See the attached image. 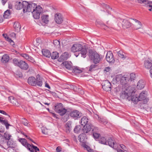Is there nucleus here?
Returning <instances> with one entry per match:
<instances>
[{
	"label": "nucleus",
	"instance_id": "f257e3e1",
	"mask_svg": "<svg viewBox=\"0 0 152 152\" xmlns=\"http://www.w3.org/2000/svg\"><path fill=\"white\" fill-rule=\"evenodd\" d=\"M71 50L72 52H80L81 56L85 58L86 57L87 50L85 46H83L79 44H73L71 48Z\"/></svg>",
	"mask_w": 152,
	"mask_h": 152
},
{
	"label": "nucleus",
	"instance_id": "f03ea898",
	"mask_svg": "<svg viewBox=\"0 0 152 152\" xmlns=\"http://www.w3.org/2000/svg\"><path fill=\"white\" fill-rule=\"evenodd\" d=\"M28 82L29 85L34 86L41 87L42 85V81L39 75H37L36 79L32 76L29 77L28 79Z\"/></svg>",
	"mask_w": 152,
	"mask_h": 152
},
{
	"label": "nucleus",
	"instance_id": "7ed1b4c3",
	"mask_svg": "<svg viewBox=\"0 0 152 152\" xmlns=\"http://www.w3.org/2000/svg\"><path fill=\"white\" fill-rule=\"evenodd\" d=\"M88 56L89 58L94 64L98 63L101 59V56L99 54L95 51L92 50H89Z\"/></svg>",
	"mask_w": 152,
	"mask_h": 152
},
{
	"label": "nucleus",
	"instance_id": "20e7f679",
	"mask_svg": "<svg viewBox=\"0 0 152 152\" xmlns=\"http://www.w3.org/2000/svg\"><path fill=\"white\" fill-rule=\"evenodd\" d=\"M19 141L23 146L27 148L31 152H37V151H39L38 148L33 145H32V148L31 145L27 142L26 140L25 139L20 138V139Z\"/></svg>",
	"mask_w": 152,
	"mask_h": 152
},
{
	"label": "nucleus",
	"instance_id": "39448f33",
	"mask_svg": "<svg viewBox=\"0 0 152 152\" xmlns=\"http://www.w3.org/2000/svg\"><path fill=\"white\" fill-rule=\"evenodd\" d=\"M24 3V4L25 5V7H24L23 11L24 13L26 12H32L35 11L36 4L31 2L28 3L26 1Z\"/></svg>",
	"mask_w": 152,
	"mask_h": 152
},
{
	"label": "nucleus",
	"instance_id": "423d86ee",
	"mask_svg": "<svg viewBox=\"0 0 152 152\" xmlns=\"http://www.w3.org/2000/svg\"><path fill=\"white\" fill-rule=\"evenodd\" d=\"M95 130H98V128L96 127H94L90 123H88L85 125H84L82 129V131L83 133L90 134L91 133L92 131Z\"/></svg>",
	"mask_w": 152,
	"mask_h": 152
},
{
	"label": "nucleus",
	"instance_id": "0eeeda50",
	"mask_svg": "<svg viewBox=\"0 0 152 152\" xmlns=\"http://www.w3.org/2000/svg\"><path fill=\"white\" fill-rule=\"evenodd\" d=\"M115 79L117 82L120 81L121 84L122 85L126 84L129 80L128 75H123L121 74L117 75Z\"/></svg>",
	"mask_w": 152,
	"mask_h": 152
},
{
	"label": "nucleus",
	"instance_id": "6e6552de",
	"mask_svg": "<svg viewBox=\"0 0 152 152\" xmlns=\"http://www.w3.org/2000/svg\"><path fill=\"white\" fill-rule=\"evenodd\" d=\"M102 86L103 89L106 91H110L111 90V84L108 80L103 82L102 83Z\"/></svg>",
	"mask_w": 152,
	"mask_h": 152
},
{
	"label": "nucleus",
	"instance_id": "1a4fd4ad",
	"mask_svg": "<svg viewBox=\"0 0 152 152\" xmlns=\"http://www.w3.org/2000/svg\"><path fill=\"white\" fill-rule=\"evenodd\" d=\"M106 59L109 63H113L115 61L113 55V53L111 51H109L107 52Z\"/></svg>",
	"mask_w": 152,
	"mask_h": 152
},
{
	"label": "nucleus",
	"instance_id": "9d476101",
	"mask_svg": "<svg viewBox=\"0 0 152 152\" xmlns=\"http://www.w3.org/2000/svg\"><path fill=\"white\" fill-rule=\"evenodd\" d=\"M121 22H122V26L124 28H129L132 25V23L128 20L126 19H121Z\"/></svg>",
	"mask_w": 152,
	"mask_h": 152
},
{
	"label": "nucleus",
	"instance_id": "9b49d317",
	"mask_svg": "<svg viewBox=\"0 0 152 152\" xmlns=\"http://www.w3.org/2000/svg\"><path fill=\"white\" fill-rule=\"evenodd\" d=\"M145 91H143L140 94L139 96V101H143L144 104L147 103L148 100V99L146 98V94H145Z\"/></svg>",
	"mask_w": 152,
	"mask_h": 152
},
{
	"label": "nucleus",
	"instance_id": "f8f14e48",
	"mask_svg": "<svg viewBox=\"0 0 152 152\" xmlns=\"http://www.w3.org/2000/svg\"><path fill=\"white\" fill-rule=\"evenodd\" d=\"M55 20L56 22L58 24H60L63 21V17L59 13H56L55 16Z\"/></svg>",
	"mask_w": 152,
	"mask_h": 152
},
{
	"label": "nucleus",
	"instance_id": "ddd939ff",
	"mask_svg": "<svg viewBox=\"0 0 152 152\" xmlns=\"http://www.w3.org/2000/svg\"><path fill=\"white\" fill-rule=\"evenodd\" d=\"M70 116L75 119H77L80 117V113L77 110L72 111L69 114Z\"/></svg>",
	"mask_w": 152,
	"mask_h": 152
},
{
	"label": "nucleus",
	"instance_id": "4468645a",
	"mask_svg": "<svg viewBox=\"0 0 152 152\" xmlns=\"http://www.w3.org/2000/svg\"><path fill=\"white\" fill-rule=\"evenodd\" d=\"M26 1H23L22 2L19 1H16L15 3V8L18 10H20L22 9H23L24 8V7H25V5L24 4V2H26Z\"/></svg>",
	"mask_w": 152,
	"mask_h": 152
},
{
	"label": "nucleus",
	"instance_id": "2eb2a0df",
	"mask_svg": "<svg viewBox=\"0 0 152 152\" xmlns=\"http://www.w3.org/2000/svg\"><path fill=\"white\" fill-rule=\"evenodd\" d=\"M18 67L24 70L28 69L29 67L28 64L25 61L21 60L20 61V63Z\"/></svg>",
	"mask_w": 152,
	"mask_h": 152
},
{
	"label": "nucleus",
	"instance_id": "dca6fc26",
	"mask_svg": "<svg viewBox=\"0 0 152 152\" xmlns=\"http://www.w3.org/2000/svg\"><path fill=\"white\" fill-rule=\"evenodd\" d=\"M69 54L67 52L63 53L58 59V61L59 62H62L64 60H66L69 58Z\"/></svg>",
	"mask_w": 152,
	"mask_h": 152
},
{
	"label": "nucleus",
	"instance_id": "f3484780",
	"mask_svg": "<svg viewBox=\"0 0 152 152\" xmlns=\"http://www.w3.org/2000/svg\"><path fill=\"white\" fill-rule=\"evenodd\" d=\"M79 140L82 143L81 144L83 143H86L87 139V137L86 134L83 133L80 134L79 135Z\"/></svg>",
	"mask_w": 152,
	"mask_h": 152
},
{
	"label": "nucleus",
	"instance_id": "a211bd4d",
	"mask_svg": "<svg viewBox=\"0 0 152 152\" xmlns=\"http://www.w3.org/2000/svg\"><path fill=\"white\" fill-rule=\"evenodd\" d=\"M0 137L1 138V139H2L0 141V142L1 143H3L4 141V139L6 140H9L11 137V135L5 132L4 133V135L0 134Z\"/></svg>",
	"mask_w": 152,
	"mask_h": 152
},
{
	"label": "nucleus",
	"instance_id": "6ab92c4d",
	"mask_svg": "<svg viewBox=\"0 0 152 152\" xmlns=\"http://www.w3.org/2000/svg\"><path fill=\"white\" fill-rule=\"evenodd\" d=\"M42 55L44 56L50 58L51 55V53L50 51L46 49H43L42 50Z\"/></svg>",
	"mask_w": 152,
	"mask_h": 152
},
{
	"label": "nucleus",
	"instance_id": "aec40b11",
	"mask_svg": "<svg viewBox=\"0 0 152 152\" xmlns=\"http://www.w3.org/2000/svg\"><path fill=\"white\" fill-rule=\"evenodd\" d=\"M62 64L66 69L69 70H72L73 67L72 65V63L67 61L64 62Z\"/></svg>",
	"mask_w": 152,
	"mask_h": 152
},
{
	"label": "nucleus",
	"instance_id": "412c9836",
	"mask_svg": "<svg viewBox=\"0 0 152 152\" xmlns=\"http://www.w3.org/2000/svg\"><path fill=\"white\" fill-rule=\"evenodd\" d=\"M152 61L151 60H146L144 61V66L146 69H149L152 66Z\"/></svg>",
	"mask_w": 152,
	"mask_h": 152
},
{
	"label": "nucleus",
	"instance_id": "4be33fe9",
	"mask_svg": "<svg viewBox=\"0 0 152 152\" xmlns=\"http://www.w3.org/2000/svg\"><path fill=\"white\" fill-rule=\"evenodd\" d=\"M120 97L122 99H127L130 100L129 96L128 93L124 91H122L120 95Z\"/></svg>",
	"mask_w": 152,
	"mask_h": 152
},
{
	"label": "nucleus",
	"instance_id": "5701e85b",
	"mask_svg": "<svg viewBox=\"0 0 152 152\" xmlns=\"http://www.w3.org/2000/svg\"><path fill=\"white\" fill-rule=\"evenodd\" d=\"M88 119L86 116H83V117L80 121V124L84 126L87 125V124L90 123L88 122Z\"/></svg>",
	"mask_w": 152,
	"mask_h": 152
},
{
	"label": "nucleus",
	"instance_id": "b1692460",
	"mask_svg": "<svg viewBox=\"0 0 152 152\" xmlns=\"http://www.w3.org/2000/svg\"><path fill=\"white\" fill-rule=\"evenodd\" d=\"M54 110L56 112L61 109L63 107V104L61 103H57L55 104L54 106Z\"/></svg>",
	"mask_w": 152,
	"mask_h": 152
},
{
	"label": "nucleus",
	"instance_id": "393cba45",
	"mask_svg": "<svg viewBox=\"0 0 152 152\" xmlns=\"http://www.w3.org/2000/svg\"><path fill=\"white\" fill-rule=\"evenodd\" d=\"M71 123V122L69 121H68L67 123L66 124L65 126L66 127V132H70L72 128Z\"/></svg>",
	"mask_w": 152,
	"mask_h": 152
},
{
	"label": "nucleus",
	"instance_id": "a878e982",
	"mask_svg": "<svg viewBox=\"0 0 152 152\" xmlns=\"http://www.w3.org/2000/svg\"><path fill=\"white\" fill-rule=\"evenodd\" d=\"M3 37L5 38L6 40L10 43V44L12 46L14 45H15L14 42L10 38L8 37L6 34H3Z\"/></svg>",
	"mask_w": 152,
	"mask_h": 152
},
{
	"label": "nucleus",
	"instance_id": "bb28decb",
	"mask_svg": "<svg viewBox=\"0 0 152 152\" xmlns=\"http://www.w3.org/2000/svg\"><path fill=\"white\" fill-rule=\"evenodd\" d=\"M1 118H3L0 117V122L3 124H4L5 126L7 129H9V126H10L8 123V121L7 120H3L1 119Z\"/></svg>",
	"mask_w": 152,
	"mask_h": 152
},
{
	"label": "nucleus",
	"instance_id": "cd10ccee",
	"mask_svg": "<svg viewBox=\"0 0 152 152\" xmlns=\"http://www.w3.org/2000/svg\"><path fill=\"white\" fill-rule=\"evenodd\" d=\"M101 6L104 9H105L107 12L108 14H110V11L112 10V8L110 7L109 6L105 4L104 3L102 4Z\"/></svg>",
	"mask_w": 152,
	"mask_h": 152
},
{
	"label": "nucleus",
	"instance_id": "c85d7f7f",
	"mask_svg": "<svg viewBox=\"0 0 152 152\" xmlns=\"http://www.w3.org/2000/svg\"><path fill=\"white\" fill-rule=\"evenodd\" d=\"M72 70V72L75 74H80L82 72V70L79 69V67L77 66L73 67Z\"/></svg>",
	"mask_w": 152,
	"mask_h": 152
},
{
	"label": "nucleus",
	"instance_id": "c756f323",
	"mask_svg": "<svg viewBox=\"0 0 152 152\" xmlns=\"http://www.w3.org/2000/svg\"><path fill=\"white\" fill-rule=\"evenodd\" d=\"M9 60V57L7 54L3 55L1 59V61L4 63H5L8 62Z\"/></svg>",
	"mask_w": 152,
	"mask_h": 152
},
{
	"label": "nucleus",
	"instance_id": "7c9ffc66",
	"mask_svg": "<svg viewBox=\"0 0 152 152\" xmlns=\"http://www.w3.org/2000/svg\"><path fill=\"white\" fill-rule=\"evenodd\" d=\"M145 86V83H143L142 80H140L137 83V87L139 89L141 90Z\"/></svg>",
	"mask_w": 152,
	"mask_h": 152
},
{
	"label": "nucleus",
	"instance_id": "2f4dec72",
	"mask_svg": "<svg viewBox=\"0 0 152 152\" xmlns=\"http://www.w3.org/2000/svg\"><path fill=\"white\" fill-rule=\"evenodd\" d=\"M49 16L48 15H43L41 17L42 21L45 24L48 23V20Z\"/></svg>",
	"mask_w": 152,
	"mask_h": 152
},
{
	"label": "nucleus",
	"instance_id": "473e14b6",
	"mask_svg": "<svg viewBox=\"0 0 152 152\" xmlns=\"http://www.w3.org/2000/svg\"><path fill=\"white\" fill-rule=\"evenodd\" d=\"M107 143L108 145L112 148H114V146L115 145L114 140L111 138L107 140Z\"/></svg>",
	"mask_w": 152,
	"mask_h": 152
},
{
	"label": "nucleus",
	"instance_id": "72a5a7b5",
	"mask_svg": "<svg viewBox=\"0 0 152 152\" xmlns=\"http://www.w3.org/2000/svg\"><path fill=\"white\" fill-rule=\"evenodd\" d=\"M129 99L130 100H131L135 104H136L139 101V97H137L135 96H129Z\"/></svg>",
	"mask_w": 152,
	"mask_h": 152
},
{
	"label": "nucleus",
	"instance_id": "f704fd0d",
	"mask_svg": "<svg viewBox=\"0 0 152 152\" xmlns=\"http://www.w3.org/2000/svg\"><path fill=\"white\" fill-rule=\"evenodd\" d=\"M98 121L99 122L104 125L107 124L108 123V121L106 119L100 117H98Z\"/></svg>",
	"mask_w": 152,
	"mask_h": 152
},
{
	"label": "nucleus",
	"instance_id": "c9c22d12",
	"mask_svg": "<svg viewBox=\"0 0 152 152\" xmlns=\"http://www.w3.org/2000/svg\"><path fill=\"white\" fill-rule=\"evenodd\" d=\"M98 130V129L95 130L91 132V134H93V136L95 139H98L100 135V134L97 133Z\"/></svg>",
	"mask_w": 152,
	"mask_h": 152
},
{
	"label": "nucleus",
	"instance_id": "e433bc0d",
	"mask_svg": "<svg viewBox=\"0 0 152 152\" xmlns=\"http://www.w3.org/2000/svg\"><path fill=\"white\" fill-rule=\"evenodd\" d=\"M50 56L53 59H56L59 57V53L57 52H53L51 54Z\"/></svg>",
	"mask_w": 152,
	"mask_h": 152
},
{
	"label": "nucleus",
	"instance_id": "4c0bfd02",
	"mask_svg": "<svg viewBox=\"0 0 152 152\" xmlns=\"http://www.w3.org/2000/svg\"><path fill=\"white\" fill-rule=\"evenodd\" d=\"M131 19H132L135 22L138 23V25H136L135 26V27L134 28L135 29H138L141 28L142 24L139 21L135 19L131 18Z\"/></svg>",
	"mask_w": 152,
	"mask_h": 152
},
{
	"label": "nucleus",
	"instance_id": "58836bf2",
	"mask_svg": "<svg viewBox=\"0 0 152 152\" xmlns=\"http://www.w3.org/2000/svg\"><path fill=\"white\" fill-rule=\"evenodd\" d=\"M67 111V110L63 107L61 109H60L59 111H58L57 113H58L61 116L64 115L66 113Z\"/></svg>",
	"mask_w": 152,
	"mask_h": 152
},
{
	"label": "nucleus",
	"instance_id": "ea45409f",
	"mask_svg": "<svg viewBox=\"0 0 152 152\" xmlns=\"http://www.w3.org/2000/svg\"><path fill=\"white\" fill-rule=\"evenodd\" d=\"M82 146L86 149L89 152H94V151L91 149L90 147L87 145L85 143H83L81 144Z\"/></svg>",
	"mask_w": 152,
	"mask_h": 152
},
{
	"label": "nucleus",
	"instance_id": "a19ab883",
	"mask_svg": "<svg viewBox=\"0 0 152 152\" xmlns=\"http://www.w3.org/2000/svg\"><path fill=\"white\" fill-rule=\"evenodd\" d=\"M32 13L34 18L35 19H38L39 18L40 12H37L35 10L32 12Z\"/></svg>",
	"mask_w": 152,
	"mask_h": 152
},
{
	"label": "nucleus",
	"instance_id": "79ce46f5",
	"mask_svg": "<svg viewBox=\"0 0 152 152\" xmlns=\"http://www.w3.org/2000/svg\"><path fill=\"white\" fill-rule=\"evenodd\" d=\"M11 14L10 10H7L4 12V17L5 18H9Z\"/></svg>",
	"mask_w": 152,
	"mask_h": 152
},
{
	"label": "nucleus",
	"instance_id": "37998d69",
	"mask_svg": "<svg viewBox=\"0 0 152 152\" xmlns=\"http://www.w3.org/2000/svg\"><path fill=\"white\" fill-rule=\"evenodd\" d=\"M14 27L15 30L18 31L20 30L21 26L18 22H15L13 25Z\"/></svg>",
	"mask_w": 152,
	"mask_h": 152
},
{
	"label": "nucleus",
	"instance_id": "c03bdc74",
	"mask_svg": "<svg viewBox=\"0 0 152 152\" xmlns=\"http://www.w3.org/2000/svg\"><path fill=\"white\" fill-rule=\"evenodd\" d=\"M118 56L122 58L125 59L126 58V56L124 55V53L122 50H120L118 52Z\"/></svg>",
	"mask_w": 152,
	"mask_h": 152
},
{
	"label": "nucleus",
	"instance_id": "a18cd8bd",
	"mask_svg": "<svg viewBox=\"0 0 152 152\" xmlns=\"http://www.w3.org/2000/svg\"><path fill=\"white\" fill-rule=\"evenodd\" d=\"M81 130V127L80 125L76 126L75 128L74 131L75 132L78 133Z\"/></svg>",
	"mask_w": 152,
	"mask_h": 152
},
{
	"label": "nucleus",
	"instance_id": "49530a36",
	"mask_svg": "<svg viewBox=\"0 0 152 152\" xmlns=\"http://www.w3.org/2000/svg\"><path fill=\"white\" fill-rule=\"evenodd\" d=\"M53 43L54 46L57 48H60L61 47L60 42L57 40L53 41Z\"/></svg>",
	"mask_w": 152,
	"mask_h": 152
},
{
	"label": "nucleus",
	"instance_id": "de8ad7c7",
	"mask_svg": "<svg viewBox=\"0 0 152 152\" xmlns=\"http://www.w3.org/2000/svg\"><path fill=\"white\" fill-rule=\"evenodd\" d=\"M137 1L139 3L142 4L145 3L147 7V4H149L151 1H149L147 0H137Z\"/></svg>",
	"mask_w": 152,
	"mask_h": 152
},
{
	"label": "nucleus",
	"instance_id": "09e8293b",
	"mask_svg": "<svg viewBox=\"0 0 152 152\" xmlns=\"http://www.w3.org/2000/svg\"><path fill=\"white\" fill-rule=\"evenodd\" d=\"M99 142L101 144L107 145V139L105 137L101 138L99 140Z\"/></svg>",
	"mask_w": 152,
	"mask_h": 152
},
{
	"label": "nucleus",
	"instance_id": "8fccbe9b",
	"mask_svg": "<svg viewBox=\"0 0 152 152\" xmlns=\"http://www.w3.org/2000/svg\"><path fill=\"white\" fill-rule=\"evenodd\" d=\"M35 10L37 12L41 13L42 11V9L40 6L38 5L37 6V4H36V7Z\"/></svg>",
	"mask_w": 152,
	"mask_h": 152
},
{
	"label": "nucleus",
	"instance_id": "3c124183",
	"mask_svg": "<svg viewBox=\"0 0 152 152\" xmlns=\"http://www.w3.org/2000/svg\"><path fill=\"white\" fill-rule=\"evenodd\" d=\"M12 62L15 66H18L20 63V61L15 58L12 60Z\"/></svg>",
	"mask_w": 152,
	"mask_h": 152
},
{
	"label": "nucleus",
	"instance_id": "603ef678",
	"mask_svg": "<svg viewBox=\"0 0 152 152\" xmlns=\"http://www.w3.org/2000/svg\"><path fill=\"white\" fill-rule=\"evenodd\" d=\"M96 24L97 25H100L102 27H104L105 26L102 21L99 20L96 21Z\"/></svg>",
	"mask_w": 152,
	"mask_h": 152
},
{
	"label": "nucleus",
	"instance_id": "864d4df0",
	"mask_svg": "<svg viewBox=\"0 0 152 152\" xmlns=\"http://www.w3.org/2000/svg\"><path fill=\"white\" fill-rule=\"evenodd\" d=\"M11 103L13 105L17 106H18L19 105V104L18 103L17 99L15 98L13 101H12Z\"/></svg>",
	"mask_w": 152,
	"mask_h": 152
},
{
	"label": "nucleus",
	"instance_id": "5fc2aeb1",
	"mask_svg": "<svg viewBox=\"0 0 152 152\" xmlns=\"http://www.w3.org/2000/svg\"><path fill=\"white\" fill-rule=\"evenodd\" d=\"M130 80L131 81L134 80L135 78V74L133 73H132L130 74Z\"/></svg>",
	"mask_w": 152,
	"mask_h": 152
},
{
	"label": "nucleus",
	"instance_id": "6e6d98bb",
	"mask_svg": "<svg viewBox=\"0 0 152 152\" xmlns=\"http://www.w3.org/2000/svg\"><path fill=\"white\" fill-rule=\"evenodd\" d=\"M21 56L27 60L28 59L29 56V55L26 53H23L21 54Z\"/></svg>",
	"mask_w": 152,
	"mask_h": 152
},
{
	"label": "nucleus",
	"instance_id": "4d7b16f0",
	"mask_svg": "<svg viewBox=\"0 0 152 152\" xmlns=\"http://www.w3.org/2000/svg\"><path fill=\"white\" fill-rule=\"evenodd\" d=\"M95 64H92L90 66L89 69V71H92V70H93V69L95 68L96 67V65Z\"/></svg>",
	"mask_w": 152,
	"mask_h": 152
},
{
	"label": "nucleus",
	"instance_id": "13d9d810",
	"mask_svg": "<svg viewBox=\"0 0 152 152\" xmlns=\"http://www.w3.org/2000/svg\"><path fill=\"white\" fill-rule=\"evenodd\" d=\"M27 60L34 64L36 63V62L34 60V59L31 56H29V58Z\"/></svg>",
	"mask_w": 152,
	"mask_h": 152
},
{
	"label": "nucleus",
	"instance_id": "bf43d9fd",
	"mask_svg": "<svg viewBox=\"0 0 152 152\" xmlns=\"http://www.w3.org/2000/svg\"><path fill=\"white\" fill-rule=\"evenodd\" d=\"M22 123L25 126H28V124L27 122V120L25 118L23 119V120L22 121Z\"/></svg>",
	"mask_w": 152,
	"mask_h": 152
},
{
	"label": "nucleus",
	"instance_id": "052dcab7",
	"mask_svg": "<svg viewBox=\"0 0 152 152\" xmlns=\"http://www.w3.org/2000/svg\"><path fill=\"white\" fill-rule=\"evenodd\" d=\"M106 24L107 25V26H106L105 25V26H104L105 27L104 28L105 29H106V27H108L109 28L110 26H111V24L110 23H109V21H107L106 23Z\"/></svg>",
	"mask_w": 152,
	"mask_h": 152
},
{
	"label": "nucleus",
	"instance_id": "680f3d73",
	"mask_svg": "<svg viewBox=\"0 0 152 152\" xmlns=\"http://www.w3.org/2000/svg\"><path fill=\"white\" fill-rule=\"evenodd\" d=\"M0 113L7 115H8L10 117V116L4 111L3 110H0Z\"/></svg>",
	"mask_w": 152,
	"mask_h": 152
},
{
	"label": "nucleus",
	"instance_id": "e2e57ef3",
	"mask_svg": "<svg viewBox=\"0 0 152 152\" xmlns=\"http://www.w3.org/2000/svg\"><path fill=\"white\" fill-rule=\"evenodd\" d=\"M15 98H14V97L12 96H10L9 97L8 99L9 101L11 103L12 101H13L14 99Z\"/></svg>",
	"mask_w": 152,
	"mask_h": 152
},
{
	"label": "nucleus",
	"instance_id": "0e129e2a",
	"mask_svg": "<svg viewBox=\"0 0 152 152\" xmlns=\"http://www.w3.org/2000/svg\"><path fill=\"white\" fill-rule=\"evenodd\" d=\"M7 144L8 146L11 147L12 146V145L13 144V143L10 141H8L7 142Z\"/></svg>",
	"mask_w": 152,
	"mask_h": 152
},
{
	"label": "nucleus",
	"instance_id": "69168bd1",
	"mask_svg": "<svg viewBox=\"0 0 152 152\" xmlns=\"http://www.w3.org/2000/svg\"><path fill=\"white\" fill-rule=\"evenodd\" d=\"M56 151L57 152H60L61 151V148L60 147L58 146L56 148Z\"/></svg>",
	"mask_w": 152,
	"mask_h": 152
},
{
	"label": "nucleus",
	"instance_id": "338daca9",
	"mask_svg": "<svg viewBox=\"0 0 152 152\" xmlns=\"http://www.w3.org/2000/svg\"><path fill=\"white\" fill-rule=\"evenodd\" d=\"M120 147L121 148L123 149L124 151H126L125 148H126L125 146L123 144L120 145Z\"/></svg>",
	"mask_w": 152,
	"mask_h": 152
},
{
	"label": "nucleus",
	"instance_id": "774afa93",
	"mask_svg": "<svg viewBox=\"0 0 152 152\" xmlns=\"http://www.w3.org/2000/svg\"><path fill=\"white\" fill-rule=\"evenodd\" d=\"M8 8L10 9H12V4L10 2L9 3V4H8Z\"/></svg>",
	"mask_w": 152,
	"mask_h": 152
}]
</instances>
